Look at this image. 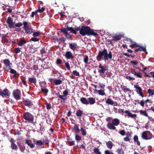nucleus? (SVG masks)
<instances>
[{"label":"nucleus","instance_id":"nucleus-17","mask_svg":"<svg viewBox=\"0 0 154 154\" xmlns=\"http://www.w3.org/2000/svg\"><path fill=\"white\" fill-rule=\"evenodd\" d=\"M26 42V40L24 38H22L20 39L19 42L17 43V44L19 46H22Z\"/></svg>","mask_w":154,"mask_h":154},{"label":"nucleus","instance_id":"nucleus-3","mask_svg":"<svg viewBox=\"0 0 154 154\" xmlns=\"http://www.w3.org/2000/svg\"><path fill=\"white\" fill-rule=\"evenodd\" d=\"M98 72L100 75L104 74V76L105 77H109V72L108 71V67L105 65H102L100 64L98 66Z\"/></svg>","mask_w":154,"mask_h":154},{"label":"nucleus","instance_id":"nucleus-52","mask_svg":"<svg viewBox=\"0 0 154 154\" xmlns=\"http://www.w3.org/2000/svg\"><path fill=\"white\" fill-rule=\"evenodd\" d=\"M30 40L32 41L35 42L38 41L39 39L37 38L32 37L31 38Z\"/></svg>","mask_w":154,"mask_h":154},{"label":"nucleus","instance_id":"nucleus-51","mask_svg":"<svg viewBox=\"0 0 154 154\" xmlns=\"http://www.w3.org/2000/svg\"><path fill=\"white\" fill-rule=\"evenodd\" d=\"M41 91L42 92L45 93H47L48 91V90L47 89L42 87L41 88Z\"/></svg>","mask_w":154,"mask_h":154},{"label":"nucleus","instance_id":"nucleus-59","mask_svg":"<svg viewBox=\"0 0 154 154\" xmlns=\"http://www.w3.org/2000/svg\"><path fill=\"white\" fill-rule=\"evenodd\" d=\"M62 61L60 59H58L56 61V63L57 64H60L62 63Z\"/></svg>","mask_w":154,"mask_h":154},{"label":"nucleus","instance_id":"nucleus-27","mask_svg":"<svg viewBox=\"0 0 154 154\" xmlns=\"http://www.w3.org/2000/svg\"><path fill=\"white\" fill-rule=\"evenodd\" d=\"M140 113L143 116L147 117H149L147 112L145 110H141L140 111Z\"/></svg>","mask_w":154,"mask_h":154},{"label":"nucleus","instance_id":"nucleus-37","mask_svg":"<svg viewBox=\"0 0 154 154\" xmlns=\"http://www.w3.org/2000/svg\"><path fill=\"white\" fill-rule=\"evenodd\" d=\"M81 131L83 136H85L86 135L87 132L84 129L83 127H81Z\"/></svg>","mask_w":154,"mask_h":154},{"label":"nucleus","instance_id":"nucleus-4","mask_svg":"<svg viewBox=\"0 0 154 154\" xmlns=\"http://www.w3.org/2000/svg\"><path fill=\"white\" fill-rule=\"evenodd\" d=\"M23 117L25 120L30 122H32L34 120L33 116L29 112H26L24 113Z\"/></svg>","mask_w":154,"mask_h":154},{"label":"nucleus","instance_id":"nucleus-10","mask_svg":"<svg viewBox=\"0 0 154 154\" xmlns=\"http://www.w3.org/2000/svg\"><path fill=\"white\" fill-rule=\"evenodd\" d=\"M131 73L134 75L137 76V77L141 78L142 77V74L139 72H136L135 69H130Z\"/></svg>","mask_w":154,"mask_h":154},{"label":"nucleus","instance_id":"nucleus-22","mask_svg":"<svg viewBox=\"0 0 154 154\" xmlns=\"http://www.w3.org/2000/svg\"><path fill=\"white\" fill-rule=\"evenodd\" d=\"M80 100L81 102L84 104L86 105L88 104V99L87 100L85 98L82 97L80 99Z\"/></svg>","mask_w":154,"mask_h":154},{"label":"nucleus","instance_id":"nucleus-11","mask_svg":"<svg viewBox=\"0 0 154 154\" xmlns=\"http://www.w3.org/2000/svg\"><path fill=\"white\" fill-rule=\"evenodd\" d=\"M64 56L66 59H71L74 58V56L73 54L70 51H67L66 52Z\"/></svg>","mask_w":154,"mask_h":154},{"label":"nucleus","instance_id":"nucleus-6","mask_svg":"<svg viewBox=\"0 0 154 154\" xmlns=\"http://www.w3.org/2000/svg\"><path fill=\"white\" fill-rule=\"evenodd\" d=\"M20 91L18 89H17L14 91L13 92L14 96L15 98L17 100L20 99Z\"/></svg>","mask_w":154,"mask_h":154},{"label":"nucleus","instance_id":"nucleus-45","mask_svg":"<svg viewBox=\"0 0 154 154\" xmlns=\"http://www.w3.org/2000/svg\"><path fill=\"white\" fill-rule=\"evenodd\" d=\"M89 58L88 56H85L84 58V61L85 64L88 63Z\"/></svg>","mask_w":154,"mask_h":154},{"label":"nucleus","instance_id":"nucleus-13","mask_svg":"<svg viewBox=\"0 0 154 154\" xmlns=\"http://www.w3.org/2000/svg\"><path fill=\"white\" fill-rule=\"evenodd\" d=\"M23 103L24 105L30 107L33 105V103L31 100L28 99H26L23 101Z\"/></svg>","mask_w":154,"mask_h":154},{"label":"nucleus","instance_id":"nucleus-40","mask_svg":"<svg viewBox=\"0 0 154 154\" xmlns=\"http://www.w3.org/2000/svg\"><path fill=\"white\" fill-rule=\"evenodd\" d=\"M94 151L96 154H101V152L99 151V149L98 148H94Z\"/></svg>","mask_w":154,"mask_h":154},{"label":"nucleus","instance_id":"nucleus-30","mask_svg":"<svg viewBox=\"0 0 154 154\" xmlns=\"http://www.w3.org/2000/svg\"><path fill=\"white\" fill-rule=\"evenodd\" d=\"M134 142H137V144L140 145V142L138 140V137L137 136L135 135L134 137Z\"/></svg>","mask_w":154,"mask_h":154},{"label":"nucleus","instance_id":"nucleus-44","mask_svg":"<svg viewBox=\"0 0 154 154\" xmlns=\"http://www.w3.org/2000/svg\"><path fill=\"white\" fill-rule=\"evenodd\" d=\"M68 31V28H62L61 30V31L62 32H63V33L64 34H66V33H67Z\"/></svg>","mask_w":154,"mask_h":154},{"label":"nucleus","instance_id":"nucleus-57","mask_svg":"<svg viewBox=\"0 0 154 154\" xmlns=\"http://www.w3.org/2000/svg\"><path fill=\"white\" fill-rule=\"evenodd\" d=\"M47 108L48 109H50L51 108V105L50 103H48L46 105Z\"/></svg>","mask_w":154,"mask_h":154},{"label":"nucleus","instance_id":"nucleus-18","mask_svg":"<svg viewBox=\"0 0 154 154\" xmlns=\"http://www.w3.org/2000/svg\"><path fill=\"white\" fill-rule=\"evenodd\" d=\"M25 143L31 148H33L35 147L34 144L32 143L31 140H26Z\"/></svg>","mask_w":154,"mask_h":154},{"label":"nucleus","instance_id":"nucleus-24","mask_svg":"<svg viewBox=\"0 0 154 154\" xmlns=\"http://www.w3.org/2000/svg\"><path fill=\"white\" fill-rule=\"evenodd\" d=\"M26 32L29 34H30L32 32V29L30 27H28L24 29Z\"/></svg>","mask_w":154,"mask_h":154},{"label":"nucleus","instance_id":"nucleus-23","mask_svg":"<svg viewBox=\"0 0 154 154\" xmlns=\"http://www.w3.org/2000/svg\"><path fill=\"white\" fill-rule=\"evenodd\" d=\"M106 103L108 105H112L114 104L115 102L112 100H111L110 98H108L106 100Z\"/></svg>","mask_w":154,"mask_h":154},{"label":"nucleus","instance_id":"nucleus-55","mask_svg":"<svg viewBox=\"0 0 154 154\" xmlns=\"http://www.w3.org/2000/svg\"><path fill=\"white\" fill-rule=\"evenodd\" d=\"M68 91H67L66 90L64 91L63 92V95L65 97L68 95Z\"/></svg>","mask_w":154,"mask_h":154},{"label":"nucleus","instance_id":"nucleus-54","mask_svg":"<svg viewBox=\"0 0 154 154\" xmlns=\"http://www.w3.org/2000/svg\"><path fill=\"white\" fill-rule=\"evenodd\" d=\"M15 25V26L16 27H20L21 26H22L23 24L22 23H16Z\"/></svg>","mask_w":154,"mask_h":154},{"label":"nucleus","instance_id":"nucleus-28","mask_svg":"<svg viewBox=\"0 0 154 154\" xmlns=\"http://www.w3.org/2000/svg\"><path fill=\"white\" fill-rule=\"evenodd\" d=\"M83 114V111L79 109L77 111L75 114L78 117H80Z\"/></svg>","mask_w":154,"mask_h":154},{"label":"nucleus","instance_id":"nucleus-14","mask_svg":"<svg viewBox=\"0 0 154 154\" xmlns=\"http://www.w3.org/2000/svg\"><path fill=\"white\" fill-rule=\"evenodd\" d=\"M0 95L2 96L3 97L9 96V94L8 90L5 89L3 90V92L0 91Z\"/></svg>","mask_w":154,"mask_h":154},{"label":"nucleus","instance_id":"nucleus-29","mask_svg":"<svg viewBox=\"0 0 154 154\" xmlns=\"http://www.w3.org/2000/svg\"><path fill=\"white\" fill-rule=\"evenodd\" d=\"M45 10L44 8L43 7H41V6H39L38 9L35 11L36 13H38V12L41 13L44 11Z\"/></svg>","mask_w":154,"mask_h":154},{"label":"nucleus","instance_id":"nucleus-39","mask_svg":"<svg viewBox=\"0 0 154 154\" xmlns=\"http://www.w3.org/2000/svg\"><path fill=\"white\" fill-rule=\"evenodd\" d=\"M23 28L24 29L29 27L28 23L26 22H23Z\"/></svg>","mask_w":154,"mask_h":154},{"label":"nucleus","instance_id":"nucleus-25","mask_svg":"<svg viewBox=\"0 0 154 154\" xmlns=\"http://www.w3.org/2000/svg\"><path fill=\"white\" fill-rule=\"evenodd\" d=\"M142 51L145 52L146 54L147 52L146 51V49L145 47H140L139 48H137L135 50V52H137L138 51Z\"/></svg>","mask_w":154,"mask_h":154},{"label":"nucleus","instance_id":"nucleus-36","mask_svg":"<svg viewBox=\"0 0 154 154\" xmlns=\"http://www.w3.org/2000/svg\"><path fill=\"white\" fill-rule=\"evenodd\" d=\"M147 92L149 95H154V90L149 89L148 90Z\"/></svg>","mask_w":154,"mask_h":154},{"label":"nucleus","instance_id":"nucleus-5","mask_svg":"<svg viewBox=\"0 0 154 154\" xmlns=\"http://www.w3.org/2000/svg\"><path fill=\"white\" fill-rule=\"evenodd\" d=\"M142 137L145 140H150L152 137V135L149 131H146L142 133Z\"/></svg>","mask_w":154,"mask_h":154},{"label":"nucleus","instance_id":"nucleus-61","mask_svg":"<svg viewBox=\"0 0 154 154\" xmlns=\"http://www.w3.org/2000/svg\"><path fill=\"white\" fill-rule=\"evenodd\" d=\"M127 79H129L130 80H135V79L134 78L132 77L131 76H127L126 77Z\"/></svg>","mask_w":154,"mask_h":154},{"label":"nucleus","instance_id":"nucleus-38","mask_svg":"<svg viewBox=\"0 0 154 154\" xmlns=\"http://www.w3.org/2000/svg\"><path fill=\"white\" fill-rule=\"evenodd\" d=\"M11 148L13 150H17L18 149L17 145L15 143L11 144Z\"/></svg>","mask_w":154,"mask_h":154},{"label":"nucleus","instance_id":"nucleus-35","mask_svg":"<svg viewBox=\"0 0 154 154\" xmlns=\"http://www.w3.org/2000/svg\"><path fill=\"white\" fill-rule=\"evenodd\" d=\"M19 148L21 152H23L25 149L26 147L24 145L22 144L19 146Z\"/></svg>","mask_w":154,"mask_h":154},{"label":"nucleus","instance_id":"nucleus-8","mask_svg":"<svg viewBox=\"0 0 154 154\" xmlns=\"http://www.w3.org/2000/svg\"><path fill=\"white\" fill-rule=\"evenodd\" d=\"M134 87L136 89V92L139 95L142 97H144V95L142 92V89L141 87L138 85H134Z\"/></svg>","mask_w":154,"mask_h":154},{"label":"nucleus","instance_id":"nucleus-56","mask_svg":"<svg viewBox=\"0 0 154 154\" xmlns=\"http://www.w3.org/2000/svg\"><path fill=\"white\" fill-rule=\"evenodd\" d=\"M105 154H114L113 152H110L108 150H106L105 151Z\"/></svg>","mask_w":154,"mask_h":154},{"label":"nucleus","instance_id":"nucleus-46","mask_svg":"<svg viewBox=\"0 0 154 154\" xmlns=\"http://www.w3.org/2000/svg\"><path fill=\"white\" fill-rule=\"evenodd\" d=\"M65 66L69 70L70 69V66L69 63L68 62H65Z\"/></svg>","mask_w":154,"mask_h":154},{"label":"nucleus","instance_id":"nucleus-47","mask_svg":"<svg viewBox=\"0 0 154 154\" xmlns=\"http://www.w3.org/2000/svg\"><path fill=\"white\" fill-rule=\"evenodd\" d=\"M75 139L77 141H79L81 140V138L80 136L78 134H76L75 136Z\"/></svg>","mask_w":154,"mask_h":154},{"label":"nucleus","instance_id":"nucleus-15","mask_svg":"<svg viewBox=\"0 0 154 154\" xmlns=\"http://www.w3.org/2000/svg\"><path fill=\"white\" fill-rule=\"evenodd\" d=\"M3 63L6 66L7 68H8V69H11V63H10V61L8 59H6L3 60Z\"/></svg>","mask_w":154,"mask_h":154},{"label":"nucleus","instance_id":"nucleus-20","mask_svg":"<svg viewBox=\"0 0 154 154\" xmlns=\"http://www.w3.org/2000/svg\"><path fill=\"white\" fill-rule=\"evenodd\" d=\"M69 48L73 51H75L77 47V45L76 43H70Z\"/></svg>","mask_w":154,"mask_h":154},{"label":"nucleus","instance_id":"nucleus-50","mask_svg":"<svg viewBox=\"0 0 154 154\" xmlns=\"http://www.w3.org/2000/svg\"><path fill=\"white\" fill-rule=\"evenodd\" d=\"M73 74L76 76H79V73L76 70H74L72 72Z\"/></svg>","mask_w":154,"mask_h":154},{"label":"nucleus","instance_id":"nucleus-33","mask_svg":"<svg viewBox=\"0 0 154 154\" xmlns=\"http://www.w3.org/2000/svg\"><path fill=\"white\" fill-rule=\"evenodd\" d=\"M118 154H124V151L121 148H119L117 150Z\"/></svg>","mask_w":154,"mask_h":154},{"label":"nucleus","instance_id":"nucleus-12","mask_svg":"<svg viewBox=\"0 0 154 154\" xmlns=\"http://www.w3.org/2000/svg\"><path fill=\"white\" fill-rule=\"evenodd\" d=\"M124 113L127 114L128 118L131 117L132 118L135 119L137 117V115L135 114H132L129 111L126 110L124 111Z\"/></svg>","mask_w":154,"mask_h":154},{"label":"nucleus","instance_id":"nucleus-43","mask_svg":"<svg viewBox=\"0 0 154 154\" xmlns=\"http://www.w3.org/2000/svg\"><path fill=\"white\" fill-rule=\"evenodd\" d=\"M41 35V33L39 32H35L33 33V36L34 37H37Z\"/></svg>","mask_w":154,"mask_h":154},{"label":"nucleus","instance_id":"nucleus-31","mask_svg":"<svg viewBox=\"0 0 154 154\" xmlns=\"http://www.w3.org/2000/svg\"><path fill=\"white\" fill-rule=\"evenodd\" d=\"M73 129L75 131V133H79L80 131L79 127L76 125L74 126Z\"/></svg>","mask_w":154,"mask_h":154},{"label":"nucleus","instance_id":"nucleus-48","mask_svg":"<svg viewBox=\"0 0 154 154\" xmlns=\"http://www.w3.org/2000/svg\"><path fill=\"white\" fill-rule=\"evenodd\" d=\"M36 143L38 146H41L43 144V143L41 140H38L36 142Z\"/></svg>","mask_w":154,"mask_h":154},{"label":"nucleus","instance_id":"nucleus-41","mask_svg":"<svg viewBox=\"0 0 154 154\" xmlns=\"http://www.w3.org/2000/svg\"><path fill=\"white\" fill-rule=\"evenodd\" d=\"M68 31H69L73 33L76 34V32L75 30L72 27L68 28Z\"/></svg>","mask_w":154,"mask_h":154},{"label":"nucleus","instance_id":"nucleus-63","mask_svg":"<svg viewBox=\"0 0 154 154\" xmlns=\"http://www.w3.org/2000/svg\"><path fill=\"white\" fill-rule=\"evenodd\" d=\"M15 51L16 53H18L20 52V50L19 48H17L15 49Z\"/></svg>","mask_w":154,"mask_h":154},{"label":"nucleus","instance_id":"nucleus-53","mask_svg":"<svg viewBox=\"0 0 154 154\" xmlns=\"http://www.w3.org/2000/svg\"><path fill=\"white\" fill-rule=\"evenodd\" d=\"M130 63L135 66L137 65L138 63V62L137 61L135 60L131 61Z\"/></svg>","mask_w":154,"mask_h":154},{"label":"nucleus","instance_id":"nucleus-58","mask_svg":"<svg viewBox=\"0 0 154 154\" xmlns=\"http://www.w3.org/2000/svg\"><path fill=\"white\" fill-rule=\"evenodd\" d=\"M124 112V110L122 109H118V113L120 114H122V115L123 114V112Z\"/></svg>","mask_w":154,"mask_h":154},{"label":"nucleus","instance_id":"nucleus-32","mask_svg":"<svg viewBox=\"0 0 154 154\" xmlns=\"http://www.w3.org/2000/svg\"><path fill=\"white\" fill-rule=\"evenodd\" d=\"M28 79L29 81L31 83H35L36 82V79L35 78H29Z\"/></svg>","mask_w":154,"mask_h":154},{"label":"nucleus","instance_id":"nucleus-19","mask_svg":"<svg viewBox=\"0 0 154 154\" xmlns=\"http://www.w3.org/2000/svg\"><path fill=\"white\" fill-rule=\"evenodd\" d=\"M112 122H109L107 124V127L110 130H115L116 129V127Z\"/></svg>","mask_w":154,"mask_h":154},{"label":"nucleus","instance_id":"nucleus-60","mask_svg":"<svg viewBox=\"0 0 154 154\" xmlns=\"http://www.w3.org/2000/svg\"><path fill=\"white\" fill-rule=\"evenodd\" d=\"M100 87L101 88L103 89L105 87V85L103 84H101L100 83H99V84Z\"/></svg>","mask_w":154,"mask_h":154},{"label":"nucleus","instance_id":"nucleus-16","mask_svg":"<svg viewBox=\"0 0 154 154\" xmlns=\"http://www.w3.org/2000/svg\"><path fill=\"white\" fill-rule=\"evenodd\" d=\"M88 104L93 105L95 103V98L93 97H89L88 98Z\"/></svg>","mask_w":154,"mask_h":154},{"label":"nucleus","instance_id":"nucleus-34","mask_svg":"<svg viewBox=\"0 0 154 154\" xmlns=\"http://www.w3.org/2000/svg\"><path fill=\"white\" fill-rule=\"evenodd\" d=\"M98 93L99 95L103 96L105 95V93L103 90H100L98 91Z\"/></svg>","mask_w":154,"mask_h":154},{"label":"nucleus","instance_id":"nucleus-7","mask_svg":"<svg viewBox=\"0 0 154 154\" xmlns=\"http://www.w3.org/2000/svg\"><path fill=\"white\" fill-rule=\"evenodd\" d=\"M6 23L8 24V27L10 29L14 27V23L13 22V20L11 17H8V18Z\"/></svg>","mask_w":154,"mask_h":154},{"label":"nucleus","instance_id":"nucleus-26","mask_svg":"<svg viewBox=\"0 0 154 154\" xmlns=\"http://www.w3.org/2000/svg\"><path fill=\"white\" fill-rule=\"evenodd\" d=\"M106 145L107 147L110 149H111L113 146V143L111 141H109L106 143Z\"/></svg>","mask_w":154,"mask_h":154},{"label":"nucleus","instance_id":"nucleus-21","mask_svg":"<svg viewBox=\"0 0 154 154\" xmlns=\"http://www.w3.org/2000/svg\"><path fill=\"white\" fill-rule=\"evenodd\" d=\"M119 120L117 119H113L112 123L115 126H118L119 123Z\"/></svg>","mask_w":154,"mask_h":154},{"label":"nucleus","instance_id":"nucleus-62","mask_svg":"<svg viewBox=\"0 0 154 154\" xmlns=\"http://www.w3.org/2000/svg\"><path fill=\"white\" fill-rule=\"evenodd\" d=\"M149 75L150 77H149V78L153 77L154 78V72H150Z\"/></svg>","mask_w":154,"mask_h":154},{"label":"nucleus","instance_id":"nucleus-64","mask_svg":"<svg viewBox=\"0 0 154 154\" xmlns=\"http://www.w3.org/2000/svg\"><path fill=\"white\" fill-rule=\"evenodd\" d=\"M69 143L70 146L73 145L75 144L74 141H71L69 142Z\"/></svg>","mask_w":154,"mask_h":154},{"label":"nucleus","instance_id":"nucleus-1","mask_svg":"<svg viewBox=\"0 0 154 154\" xmlns=\"http://www.w3.org/2000/svg\"><path fill=\"white\" fill-rule=\"evenodd\" d=\"M77 31H79V33L80 34L83 36L86 35H93L94 36H97L98 35L97 33L94 31L92 29L88 26H82L81 28L78 27L75 28Z\"/></svg>","mask_w":154,"mask_h":154},{"label":"nucleus","instance_id":"nucleus-9","mask_svg":"<svg viewBox=\"0 0 154 154\" xmlns=\"http://www.w3.org/2000/svg\"><path fill=\"white\" fill-rule=\"evenodd\" d=\"M49 81L51 84L54 83L56 85H59L62 83L61 80L55 79L50 78L49 79Z\"/></svg>","mask_w":154,"mask_h":154},{"label":"nucleus","instance_id":"nucleus-2","mask_svg":"<svg viewBox=\"0 0 154 154\" xmlns=\"http://www.w3.org/2000/svg\"><path fill=\"white\" fill-rule=\"evenodd\" d=\"M112 57V53L110 51L108 54L107 50L104 49L102 51H99L97 57L98 61L104 59L105 61L107 60L108 59H111Z\"/></svg>","mask_w":154,"mask_h":154},{"label":"nucleus","instance_id":"nucleus-49","mask_svg":"<svg viewBox=\"0 0 154 154\" xmlns=\"http://www.w3.org/2000/svg\"><path fill=\"white\" fill-rule=\"evenodd\" d=\"M58 97L60 98L63 100H65L66 99V97L63 95H59Z\"/></svg>","mask_w":154,"mask_h":154},{"label":"nucleus","instance_id":"nucleus-42","mask_svg":"<svg viewBox=\"0 0 154 154\" xmlns=\"http://www.w3.org/2000/svg\"><path fill=\"white\" fill-rule=\"evenodd\" d=\"M121 37L119 35H118L116 36L113 37V39L114 41H116L120 40Z\"/></svg>","mask_w":154,"mask_h":154}]
</instances>
